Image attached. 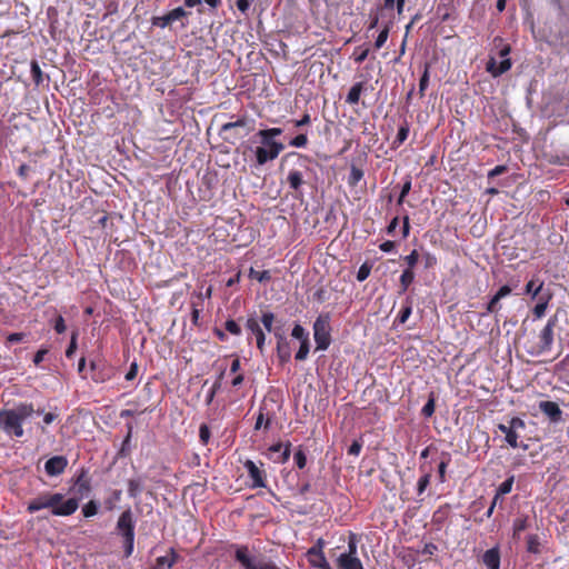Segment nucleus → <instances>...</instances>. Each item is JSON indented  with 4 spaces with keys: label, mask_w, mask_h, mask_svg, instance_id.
I'll use <instances>...</instances> for the list:
<instances>
[{
    "label": "nucleus",
    "mask_w": 569,
    "mask_h": 569,
    "mask_svg": "<svg viewBox=\"0 0 569 569\" xmlns=\"http://www.w3.org/2000/svg\"><path fill=\"white\" fill-rule=\"evenodd\" d=\"M529 527V517L528 516H521L513 520L512 523V538L519 539L522 531L528 529Z\"/></svg>",
    "instance_id": "26"
},
{
    "label": "nucleus",
    "mask_w": 569,
    "mask_h": 569,
    "mask_svg": "<svg viewBox=\"0 0 569 569\" xmlns=\"http://www.w3.org/2000/svg\"><path fill=\"white\" fill-rule=\"evenodd\" d=\"M277 358L280 365H284L291 359V349L288 340L277 342Z\"/></svg>",
    "instance_id": "23"
},
{
    "label": "nucleus",
    "mask_w": 569,
    "mask_h": 569,
    "mask_svg": "<svg viewBox=\"0 0 569 569\" xmlns=\"http://www.w3.org/2000/svg\"><path fill=\"white\" fill-rule=\"evenodd\" d=\"M450 462H451V453L447 452V451L441 452L440 462L438 465V475H439L440 482L446 481V471H447V468Z\"/></svg>",
    "instance_id": "27"
},
{
    "label": "nucleus",
    "mask_w": 569,
    "mask_h": 569,
    "mask_svg": "<svg viewBox=\"0 0 569 569\" xmlns=\"http://www.w3.org/2000/svg\"><path fill=\"white\" fill-rule=\"evenodd\" d=\"M429 84V64H425L423 73L419 81V94L422 98L425 96V91L428 88Z\"/></svg>",
    "instance_id": "46"
},
{
    "label": "nucleus",
    "mask_w": 569,
    "mask_h": 569,
    "mask_svg": "<svg viewBox=\"0 0 569 569\" xmlns=\"http://www.w3.org/2000/svg\"><path fill=\"white\" fill-rule=\"evenodd\" d=\"M210 438H211V432H210L208 425H206V423L200 425V428H199L200 442L203 446H207L210 441Z\"/></svg>",
    "instance_id": "53"
},
{
    "label": "nucleus",
    "mask_w": 569,
    "mask_h": 569,
    "mask_svg": "<svg viewBox=\"0 0 569 569\" xmlns=\"http://www.w3.org/2000/svg\"><path fill=\"white\" fill-rule=\"evenodd\" d=\"M90 369L92 371L91 379L96 383H103L110 380L113 376V369L104 362H90Z\"/></svg>",
    "instance_id": "12"
},
{
    "label": "nucleus",
    "mask_w": 569,
    "mask_h": 569,
    "mask_svg": "<svg viewBox=\"0 0 569 569\" xmlns=\"http://www.w3.org/2000/svg\"><path fill=\"white\" fill-rule=\"evenodd\" d=\"M116 529L122 538L124 556L130 557L134 548V519L130 508L122 511L118 518Z\"/></svg>",
    "instance_id": "6"
},
{
    "label": "nucleus",
    "mask_w": 569,
    "mask_h": 569,
    "mask_svg": "<svg viewBox=\"0 0 569 569\" xmlns=\"http://www.w3.org/2000/svg\"><path fill=\"white\" fill-rule=\"evenodd\" d=\"M143 490L141 479H129L128 480V495L130 498H137Z\"/></svg>",
    "instance_id": "30"
},
{
    "label": "nucleus",
    "mask_w": 569,
    "mask_h": 569,
    "mask_svg": "<svg viewBox=\"0 0 569 569\" xmlns=\"http://www.w3.org/2000/svg\"><path fill=\"white\" fill-rule=\"evenodd\" d=\"M435 409H436V398H435L433 392H431L428 401L421 409V415L425 418H430L435 413Z\"/></svg>",
    "instance_id": "38"
},
{
    "label": "nucleus",
    "mask_w": 569,
    "mask_h": 569,
    "mask_svg": "<svg viewBox=\"0 0 569 569\" xmlns=\"http://www.w3.org/2000/svg\"><path fill=\"white\" fill-rule=\"evenodd\" d=\"M498 429L502 433H505L506 442L511 448L516 449L519 447L518 439L520 436L518 432H519V430L526 429V422L519 417H513L509 420L508 425H503V423L498 425Z\"/></svg>",
    "instance_id": "9"
},
{
    "label": "nucleus",
    "mask_w": 569,
    "mask_h": 569,
    "mask_svg": "<svg viewBox=\"0 0 569 569\" xmlns=\"http://www.w3.org/2000/svg\"><path fill=\"white\" fill-rule=\"evenodd\" d=\"M338 569H363L359 557L339 556L336 561Z\"/></svg>",
    "instance_id": "20"
},
{
    "label": "nucleus",
    "mask_w": 569,
    "mask_h": 569,
    "mask_svg": "<svg viewBox=\"0 0 569 569\" xmlns=\"http://www.w3.org/2000/svg\"><path fill=\"white\" fill-rule=\"evenodd\" d=\"M493 43L496 47H500L499 50V57L502 58V60L497 63L496 59L493 57H490L486 64V70L495 78L503 74L508 70H510L512 63L511 60L508 58L511 48L509 44L503 43V39L500 37H496L493 40Z\"/></svg>",
    "instance_id": "7"
},
{
    "label": "nucleus",
    "mask_w": 569,
    "mask_h": 569,
    "mask_svg": "<svg viewBox=\"0 0 569 569\" xmlns=\"http://www.w3.org/2000/svg\"><path fill=\"white\" fill-rule=\"evenodd\" d=\"M330 313H321L313 322V338L317 350H327L331 343Z\"/></svg>",
    "instance_id": "8"
},
{
    "label": "nucleus",
    "mask_w": 569,
    "mask_h": 569,
    "mask_svg": "<svg viewBox=\"0 0 569 569\" xmlns=\"http://www.w3.org/2000/svg\"><path fill=\"white\" fill-rule=\"evenodd\" d=\"M293 460L299 469H303L306 467L307 456L302 449L296 451V453L293 455Z\"/></svg>",
    "instance_id": "58"
},
{
    "label": "nucleus",
    "mask_w": 569,
    "mask_h": 569,
    "mask_svg": "<svg viewBox=\"0 0 569 569\" xmlns=\"http://www.w3.org/2000/svg\"><path fill=\"white\" fill-rule=\"evenodd\" d=\"M274 321V315L271 311L262 312L261 322L267 331H272V325Z\"/></svg>",
    "instance_id": "54"
},
{
    "label": "nucleus",
    "mask_w": 569,
    "mask_h": 569,
    "mask_svg": "<svg viewBox=\"0 0 569 569\" xmlns=\"http://www.w3.org/2000/svg\"><path fill=\"white\" fill-rule=\"evenodd\" d=\"M411 190V179L408 178L402 187H401V191H400V194H399V198H398V204H402L403 201H405V198L408 196V193L410 192Z\"/></svg>",
    "instance_id": "59"
},
{
    "label": "nucleus",
    "mask_w": 569,
    "mask_h": 569,
    "mask_svg": "<svg viewBox=\"0 0 569 569\" xmlns=\"http://www.w3.org/2000/svg\"><path fill=\"white\" fill-rule=\"evenodd\" d=\"M223 375H224V371L222 370V371L220 372V375H219V377H218L217 381L212 385V387L210 388L209 392L207 393V397H206V403H207V405H210V403L213 401V399H214V397H216V395H217L218 390H219V389H220V387H221V380H222V378H223Z\"/></svg>",
    "instance_id": "39"
},
{
    "label": "nucleus",
    "mask_w": 569,
    "mask_h": 569,
    "mask_svg": "<svg viewBox=\"0 0 569 569\" xmlns=\"http://www.w3.org/2000/svg\"><path fill=\"white\" fill-rule=\"evenodd\" d=\"M152 24L160 28H166L171 24L168 13L160 17H153L151 20Z\"/></svg>",
    "instance_id": "61"
},
{
    "label": "nucleus",
    "mask_w": 569,
    "mask_h": 569,
    "mask_svg": "<svg viewBox=\"0 0 569 569\" xmlns=\"http://www.w3.org/2000/svg\"><path fill=\"white\" fill-rule=\"evenodd\" d=\"M31 77L33 82L39 86L43 81V73L37 60L31 61Z\"/></svg>",
    "instance_id": "40"
},
{
    "label": "nucleus",
    "mask_w": 569,
    "mask_h": 569,
    "mask_svg": "<svg viewBox=\"0 0 569 569\" xmlns=\"http://www.w3.org/2000/svg\"><path fill=\"white\" fill-rule=\"evenodd\" d=\"M291 455V442L284 443V448L279 452V456L273 459L277 463H286Z\"/></svg>",
    "instance_id": "48"
},
{
    "label": "nucleus",
    "mask_w": 569,
    "mask_h": 569,
    "mask_svg": "<svg viewBox=\"0 0 569 569\" xmlns=\"http://www.w3.org/2000/svg\"><path fill=\"white\" fill-rule=\"evenodd\" d=\"M78 337H79V331L76 329L71 332V336H70V342H69V346L66 350V357L71 359L76 351H77V348H78Z\"/></svg>",
    "instance_id": "36"
},
{
    "label": "nucleus",
    "mask_w": 569,
    "mask_h": 569,
    "mask_svg": "<svg viewBox=\"0 0 569 569\" xmlns=\"http://www.w3.org/2000/svg\"><path fill=\"white\" fill-rule=\"evenodd\" d=\"M68 466V459L63 456H54L48 459L44 463L46 473L50 477H56L64 472Z\"/></svg>",
    "instance_id": "15"
},
{
    "label": "nucleus",
    "mask_w": 569,
    "mask_h": 569,
    "mask_svg": "<svg viewBox=\"0 0 569 569\" xmlns=\"http://www.w3.org/2000/svg\"><path fill=\"white\" fill-rule=\"evenodd\" d=\"M363 170L352 164L347 180L349 187H357L358 183L363 179Z\"/></svg>",
    "instance_id": "29"
},
{
    "label": "nucleus",
    "mask_w": 569,
    "mask_h": 569,
    "mask_svg": "<svg viewBox=\"0 0 569 569\" xmlns=\"http://www.w3.org/2000/svg\"><path fill=\"white\" fill-rule=\"evenodd\" d=\"M419 260V252L413 249L408 256L403 257V261L407 264V269L413 270Z\"/></svg>",
    "instance_id": "52"
},
{
    "label": "nucleus",
    "mask_w": 569,
    "mask_h": 569,
    "mask_svg": "<svg viewBox=\"0 0 569 569\" xmlns=\"http://www.w3.org/2000/svg\"><path fill=\"white\" fill-rule=\"evenodd\" d=\"M49 353V348L42 347L40 348L36 355L33 356V363L36 367H40L41 362L43 361L44 357Z\"/></svg>",
    "instance_id": "62"
},
{
    "label": "nucleus",
    "mask_w": 569,
    "mask_h": 569,
    "mask_svg": "<svg viewBox=\"0 0 569 569\" xmlns=\"http://www.w3.org/2000/svg\"><path fill=\"white\" fill-rule=\"evenodd\" d=\"M309 351H310V339L300 341V347L295 356L296 360H298V361L306 360L309 355Z\"/></svg>",
    "instance_id": "44"
},
{
    "label": "nucleus",
    "mask_w": 569,
    "mask_h": 569,
    "mask_svg": "<svg viewBox=\"0 0 569 569\" xmlns=\"http://www.w3.org/2000/svg\"><path fill=\"white\" fill-rule=\"evenodd\" d=\"M281 128L261 129L257 132V137L261 143L254 151L256 162L258 166H263L269 161L278 158L280 152L284 149L282 142L277 141L274 138L282 134Z\"/></svg>",
    "instance_id": "3"
},
{
    "label": "nucleus",
    "mask_w": 569,
    "mask_h": 569,
    "mask_svg": "<svg viewBox=\"0 0 569 569\" xmlns=\"http://www.w3.org/2000/svg\"><path fill=\"white\" fill-rule=\"evenodd\" d=\"M234 560L243 569H280L272 560L264 556H252L246 545L234 546Z\"/></svg>",
    "instance_id": "5"
},
{
    "label": "nucleus",
    "mask_w": 569,
    "mask_h": 569,
    "mask_svg": "<svg viewBox=\"0 0 569 569\" xmlns=\"http://www.w3.org/2000/svg\"><path fill=\"white\" fill-rule=\"evenodd\" d=\"M557 323V317H550L543 328L526 341L525 350L528 355L538 357L551 350Z\"/></svg>",
    "instance_id": "4"
},
{
    "label": "nucleus",
    "mask_w": 569,
    "mask_h": 569,
    "mask_svg": "<svg viewBox=\"0 0 569 569\" xmlns=\"http://www.w3.org/2000/svg\"><path fill=\"white\" fill-rule=\"evenodd\" d=\"M412 312V302L409 298L406 299L405 305L402 306L401 310L397 315L396 321L399 323H405L408 318L410 317Z\"/></svg>",
    "instance_id": "31"
},
{
    "label": "nucleus",
    "mask_w": 569,
    "mask_h": 569,
    "mask_svg": "<svg viewBox=\"0 0 569 569\" xmlns=\"http://www.w3.org/2000/svg\"><path fill=\"white\" fill-rule=\"evenodd\" d=\"M243 467L246 468V470L248 472V478L250 479L249 488L258 489V488L267 487V473L262 469V467H263L262 462H260V466H258L252 460L247 459L243 462Z\"/></svg>",
    "instance_id": "10"
},
{
    "label": "nucleus",
    "mask_w": 569,
    "mask_h": 569,
    "mask_svg": "<svg viewBox=\"0 0 569 569\" xmlns=\"http://www.w3.org/2000/svg\"><path fill=\"white\" fill-rule=\"evenodd\" d=\"M513 482H515V476L511 475L503 482H501L499 485L495 496H497V497H499L501 499L502 496L508 495L509 492H511Z\"/></svg>",
    "instance_id": "33"
},
{
    "label": "nucleus",
    "mask_w": 569,
    "mask_h": 569,
    "mask_svg": "<svg viewBox=\"0 0 569 569\" xmlns=\"http://www.w3.org/2000/svg\"><path fill=\"white\" fill-rule=\"evenodd\" d=\"M527 551L535 555L540 552V538L538 535H529L527 537Z\"/></svg>",
    "instance_id": "35"
},
{
    "label": "nucleus",
    "mask_w": 569,
    "mask_h": 569,
    "mask_svg": "<svg viewBox=\"0 0 569 569\" xmlns=\"http://www.w3.org/2000/svg\"><path fill=\"white\" fill-rule=\"evenodd\" d=\"M79 507L76 498H64L60 492H42L31 499L27 505V511L34 513L42 509H50L51 513L57 517H67L73 515Z\"/></svg>",
    "instance_id": "1"
},
{
    "label": "nucleus",
    "mask_w": 569,
    "mask_h": 569,
    "mask_svg": "<svg viewBox=\"0 0 569 569\" xmlns=\"http://www.w3.org/2000/svg\"><path fill=\"white\" fill-rule=\"evenodd\" d=\"M53 329L59 335L67 330L66 321L61 315H58L53 320Z\"/></svg>",
    "instance_id": "60"
},
{
    "label": "nucleus",
    "mask_w": 569,
    "mask_h": 569,
    "mask_svg": "<svg viewBox=\"0 0 569 569\" xmlns=\"http://www.w3.org/2000/svg\"><path fill=\"white\" fill-rule=\"evenodd\" d=\"M543 281L538 278H532L529 280L525 287V293L528 296H531V299H539V296L541 293H545L543 291Z\"/></svg>",
    "instance_id": "22"
},
{
    "label": "nucleus",
    "mask_w": 569,
    "mask_h": 569,
    "mask_svg": "<svg viewBox=\"0 0 569 569\" xmlns=\"http://www.w3.org/2000/svg\"><path fill=\"white\" fill-rule=\"evenodd\" d=\"M370 272H371V264H369L368 262L362 263L360 266V268L358 269L357 280L359 282L367 280L368 277L370 276Z\"/></svg>",
    "instance_id": "51"
},
{
    "label": "nucleus",
    "mask_w": 569,
    "mask_h": 569,
    "mask_svg": "<svg viewBox=\"0 0 569 569\" xmlns=\"http://www.w3.org/2000/svg\"><path fill=\"white\" fill-rule=\"evenodd\" d=\"M430 480H431V471L428 470L418 480V483H417L418 496H421L426 491V489L430 485Z\"/></svg>",
    "instance_id": "37"
},
{
    "label": "nucleus",
    "mask_w": 569,
    "mask_h": 569,
    "mask_svg": "<svg viewBox=\"0 0 569 569\" xmlns=\"http://www.w3.org/2000/svg\"><path fill=\"white\" fill-rule=\"evenodd\" d=\"M325 540L322 538H319L316 543L308 549L307 557L308 558H315V557H322L325 556L323 548H325Z\"/></svg>",
    "instance_id": "34"
},
{
    "label": "nucleus",
    "mask_w": 569,
    "mask_h": 569,
    "mask_svg": "<svg viewBox=\"0 0 569 569\" xmlns=\"http://www.w3.org/2000/svg\"><path fill=\"white\" fill-rule=\"evenodd\" d=\"M121 495H122L121 490H118V489H114L111 492V496L104 500V506H106L107 510L111 511L114 509L116 503L121 500Z\"/></svg>",
    "instance_id": "45"
},
{
    "label": "nucleus",
    "mask_w": 569,
    "mask_h": 569,
    "mask_svg": "<svg viewBox=\"0 0 569 569\" xmlns=\"http://www.w3.org/2000/svg\"><path fill=\"white\" fill-rule=\"evenodd\" d=\"M551 298H552V293L549 290H547V292L541 293L539 296L538 302L532 309V315L536 319H540L545 316Z\"/></svg>",
    "instance_id": "19"
},
{
    "label": "nucleus",
    "mask_w": 569,
    "mask_h": 569,
    "mask_svg": "<svg viewBox=\"0 0 569 569\" xmlns=\"http://www.w3.org/2000/svg\"><path fill=\"white\" fill-rule=\"evenodd\" d=\"M178 560L179 555L173 548H170L167 556H161L156 559L153 569H171Z\"/></svg>",
    "instance_id": "17"
},
{
    "label": "nucleus",
    "mask_w": 569,
    "mask_h": 569,
    "mask_svg": "<svg viewBox=\"0 0 569 569\" xmlns=\"http://www.w3.org/2000/svg\"><path fill=\"white\" fill-rule=\"evenodd\" d=\"M389 36V28L385 27L378 34L376 41H375V48L380 49L385 46L387 39Z\"/></svg>",
    "instance_id": "56"
},
{
    "label": "nucleus",
    "mask_w": 569,
    "mask_h": 569,
    "mask_svg": "<svg viewBox=\"0 0 569 569\" xmlns=\"http://www.w3.org/2000/svg\"><path fill=\"white\" fill-rule=\"evenodd\" d=\"M286 182L288 183L289 188L292 190L297 199L302 197L301 188L306 183L305 174L302 171L298 169L289 170L286 178Z\"/></svg>",
    "instance_id": "14"
},
{
    "label": "nucleus",
    "mask_w": 569,
    "mask_h": 569,
    "mask_svg": "<svg viewBox=\"0 0 569 569\" xmlns=\"http://www.w3.org/2000/svg\"><path fill=\"white\" fill-rule=\"evenodd\" d=\"M33 413L41 415L43 409L36 410L31 402H20L14 409H0V430L9 437H23V422Z\"/></svg>",
    "instance_id": "2"
},
{
    "label": "nucleus",
    "mask_w": 569,
    "mask_h": 569,
    "mask_svg": "<svg viewBox=\"0 0 569 569\" xmlns=\"http://www.w3.org/2000/svg\"><path fill=\"white\" fill-rule=\"evenodd\" d=\"M291 336L295 338V339H298L299 341H305V340H309V333L305 330V328L299 325V323H296L292 328V331H291Z\"/></svg>",
    "instance_id": "47"
},
{
    "label": "nucleus",
    "mask_w": 569,
    "mask_h": 569,
    "mask_svg": "<svg viewBox=\"0 0 569 569\" xmlns=\"http://www.w3.org/2000/svg\"><path fill=\"white\" fill-rule=\"evenodd\" d=\"M422 259L426 269L433 268L437 264V257L431 252H425L422 254Z\"/></svg>",
    "instance_id": "64"
},
{
    "label": "nucleus",
    "mask_w": 569,
    "mask_h": 569,
    "mask_svg": "<svg viewBox=\"0 0 569 569\" xmlns=\"http://www.w3.org/2000/svg\"><path fill=\"white\" fill-rule=\"evenodd\" d=\"M74 485L77 487V491L82 496L87 495L91 490V480L88 476L87 470L81 469L77 477Z\"/></svg>",
    "instance_id": "21"
},
{
    "label": "nucleus",
    "mask_w": 569,
    "mask_h": 569,
    "mask_svg": "<svg viewBox=\"0 0 569 569\" xmlns=\"http://www.w3.org/2000/svg\"><path fill=\"white\" fill-rule=\"evenodd\" d=\"M368 47H357L352 53L353 61L358 64L362 63L369 56Z\"/></svg>",
    "instance_id": "42"
},
{
    "label": "nucleus",
    "mask_w": 569,
    "mask_h": 569,
    "mask_svg": "<svg viewBox=\"0 0 569 569\" xmlns=\"http://www.w3.org/2000/svg\"><path fill=\"white\" fill-rule=\"evenodd\" d=\"M310 566L315 569H332L326 556L308 558Z\"/></svg>",
    "instance_id": "41"
},
{
    "label": "nucleus",
    "mask_w": 569,
    "mask_h": 569,
    "mask_svg": "<svg viewBox=\"0 0 569 569\" xmlns=\"http://www.w3.org/2000/svg\"><path fill=\"white\" fill-rule=\"evenodd\" d=\"M538 407L551 423H560L562 421V410L557 402L542 400L538 403Z\"/></svg>",
    "instance_id": "13"
},
{
    "label": "nucleus",
    "mask_w": 569,
    "mask_h": 569,
    "mask_svg": "<svg viewBox=\"0 0 569 569\" xmlns=\"http://www.w3.org/2000/svg\"><path fill=\"white\" fill-rule=\"evenodd\" d=\"M26 335L23 332H13L9 333L6 339V346L9 347L12 343L20 342L24 339Z\"/></svg>",
    "instance_id": "63"
},
{
    "label": "nucleus",
    "mask_w": 569,
    "mask_h": 569,
    "mask_svg": "<svg viewBox=\"0 0 569 569\" xmlns=\"http://www.w3.org/2000/svg\"><path fill=\"white\" fill-rule=\"evenodd\" d=\"M224 329L233 336L241 335V328L238 322L233 319H229L224 322Z\"/></svg>",
    "instance_id": "55"
},
{
    "label": "nucleus",
    "mask_w": 569,
    "mask_h": 569,
    "mask_svg": "<svg viewBox=\"0 0 569 569\" xmlns=\"http://www.w3.org/2000/svg\"><path fill=\"white\" fill-rule=\"evenodd\" d=\"M97 512H98V506L93 500L86 503L82 508V513L86 518L92 517V516L97 515Z\"/></svg>",
    "instance_id": "57"
},
{
    "label": "nucleus",
    "mask_w": 569,
    "mask_h": 569,
    "mask_svg": "<svg viewBox=\"0 0 569 569\" xmlns=\"http://www.w3.org/2000/svg\"><path fill=\"white\" fill-rule=\"evenodd\" d=\"M415 280V272L410 269H405L400 276V293H405Z\"/></svg>",
    "instance_id": "28"
},
{
    "label": "nucleus",
    "mask_w": 569,
    "mask_h": 569,
    "mask_svg": "<svg viewBox=\"0 0 569 569\" xmlns=\"http://www.w3.org/2000/svg\"><path fill=\"white\" fill-rule=\"evenodd\" d=\"M247 122L248 121L246 117H240L234 121L227 122L221 126L219 134L224 141L234 143L242 137L236 132V129L246 127Z\"/></svg>",
    "instance_id": "11"
},
{
    "label": "nucleus",
    "mask_w": 569,
    "mask_h": 569,
    "mask_svg": "<svg viewBox=\"0 0 569 569\" xmlns=\"http://www.w3.org/2000/svg\"><path fill=\"white\" fill-rule=\"evenodd\" d=\"M340 556L358 557V537L356 533L350 532L348 537V550Z\"/></svg>",
    "instance_id": "32"
},
{
    "label": "nucleus",
    "mask_w": 569,
    "mask_h": 569,
    "mask_svg": "<svg viewBox=\"0 0 569 569\" xmlns=\"http://www.w3.org/2000/svg\"><path fill=\"white\" fill-rule=\"evenodd\" d=\"M308 144V137L306 133H299L289 141V146L293 148H305Z\"/></svg>",
    "instance_id": "50"
},
{
    "label": "nucleus",
    "mask_w": 569,
    "mask_h": 569,
    "mask_svg": "<svg viewBox=\"0 0 569 569\" xmlns=\"http://www.w3.org/2000/svg\"><path fill=\"white\" fill-rule=\"evenodd\" d=\"M246 328L256 337L257 348L263 352L266 335L254 317H249L246 321Z\"/></svg>",
    "instance_id": "16"
},
{
    "label": "nucleus",
    "mask_w": 569,
    "mask_h": 569,
    "mask_svg": "<svg viewBox=\"0 0 569 569\" xmlns=\"http://www.w3.org/2000/svg\"><path fill=\"white\" fill-rule=\"evenodd\" d=\"M189 14H190V12L186 11L182 7H178L168 12L171 23L174 21L181 20L182 18H186Z\"/></svg>",
    "instance_id": "49"
},
{
    "label": "nucleus",
    "mask_w": 569,
    "mask_h": 569,
    "mask_svg": "<svg viewBox=\"0 0 569 569\" xmlns=\"http://www.w3.org/2000/svg\"><path fill=\"white\" fill-rule=\"evenodd\" d=\"M482 562L488 569H500V551L498 547L488 549L482 556Z\"/></svg>",
    "instance_id": "18"
},
{
    "label": "nucleus",
    "mask_w": 569,
    "mask_h": 569,
    "mask_svg": "<svg viewBox=\"0 0 569 569\" xmlns=\"http://www.w3.org/2000/svg\"><path fill=\"white\" fill-rule=\"evenodd\" d=\"M409 132H410V124L405 119L398 129L395 140L392 141V148L393 149L399 148L408 139Z\"/></svg>",
    "instance_id": "25"
},
{
    "label": "nucleus",
    "mask_w": 569,
    "mask_h": 569,
    "mask_svg": "<svg viewBox=\"0 0 569 569\" xmlns=\"http://www.w3.org/2000/svg\"><path fill=\"white\" fill-rule=\"evenodd\" d=\"M249 277L258 280L259 282H268L271 279V273L269 270L257 271L253 268H250Z\"/></svg>",
    "instance_id": "43"
},
{
    "label": "nucleus",
    "mask_w": 569,
    "mask_h": 569,
    "mask_svg": "<svg viewBox=\"0 0 569 569\" xmlns=\"http://www.w3.org/2000/svg\"><path fill=\"white\" fill-rule=\"evenodd\" d=\"M365 90V83L363 82H356L349 90L346 102L350 106L358 104L360 101V96Z\"/></svg>",
    "instance_id": "24"
}]
</instances>
